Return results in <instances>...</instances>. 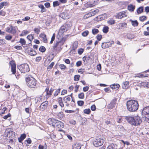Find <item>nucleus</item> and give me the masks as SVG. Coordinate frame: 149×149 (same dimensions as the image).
Wrapping results in <instances>:
<instances>
[{"mask_svg": "<svg viewBox=\"0 0 149 149\" xmlns=\"http://www.w3.org/2000/svg\"><path fill=\"white\" fill-rule=\"evenodd\" d=\"M89 58V56H85L83 58V60L84 62H87V61L88 60Z\"/></svg>", "mask_w": 149, "mask_h": 149, "instance_id": "42", "label": "nucleus"}, {"mask_svg": "<svg viewBox=\"0 0 149 149\" xmlns=\"http://www.w3.org/2000/svg\"><path fill=\"white\" fill-rule=\"evenodd\" d=\"M12 38V36L11 35H8L7 36H6L5 37V38L8 40H11V39Z\"/></svg>", "mask_w": 149, "mask_h": 149, "instance_id": "56", "label": "nucleus"}, {"mask_svg": "<svg viewBox=\"0 0 149 149\" xmlns=\"http://www.w3.org/2000/svg\"><path fill=\"white\" fill-rule=\"evenodd\" d=\"M56 127L58 128H61L64 127V124L61 121L58 120L56 125Z\"/></svg>", "mask_w": 149, "mask_h": 149, "instance_id": "16", "label": "nucleus"}, {"mask_svg": "<svg viewBox=\"0 0 149 149\" xmlns=\"http://www.w3.org/2000/svg\"><path fill=\"white\" fill-rule=\"evenodd\" d=\"M56 115L59 119H62L64 116V114L63 112H57L55 113Z\"/></svg>", "mask_w": 149, "mask_h": 149, "instance_id": "18", "label": "nucleus"}, {"mask_svg": "<svg viewBox=\"0 0 149 149\" xmlns=\"http://www.w3.org/2000/svg\"><path fill=\"white\" fill-rule=\"evenodd\" d=\"M77 104L79 106H81L84 104V102L83 101H79L77 102Z\"/></svg>", "mask_w": 149, "mask_h": 149, "instance_id": "51", "label": "nucleus"}, {"mask_svg": "<svg viewBox=\"0 0 149 149\" xmlns=\"http://www.w3.org/2000/svg\"><path fill=\"white\" fill-rule=\"evenodd\" d=\"M127 16L126 12L125 11H123L118 13L116 15V18L119 19H121L123 17H125Z\"/></svg>", "mask_w": 149, "mask_h": 149, "instance_id": "12", "label": "nucleus"}, {"mask_svg": "<svg viewBox=\"0 0 149 149\" xmlns=\"http://www.w3.org/2000/svg\"><path fill=\"white\" fill-rule=\"evenodd\" d=\"M58 103H59L60 106L61 107H63L64 104H63L62 100V98L61 97H60L58 98Z\"/></svg>", "mask_w": 149, "mask_h": 149, "instance_id": "29", "label": "nucleus"}, {"mask_svg": "<svg viewBox=\"0 0 149 149\" xmlns=\"http://www.w3.org/2000/svg\"><path fill=\"white\" fill-rule=\"evenodd\" d=\"M60 17L64 19H66L69 18L68 14L67 13H62L59 15Z\"/></svg>", "mask_w": 149, "mask_h": 149, "instance_id": "15", "label": "nucleus"}, {"mask_svg": "<svg viewBox=\"0 0 149 149\" xmlns=\"http://www.w3.org/2000/svg\"><path fill=\"white\" fill-rule=\"evenodd\" d=\"M54 63V62H52L50 64L48 67L47 69H51L53 67Z\"/></svg>", "mask_w": 149, "mask_h": 149, "instance_id": "59", "label": "nucleus"}, {"mask_svg": "<svg viewBox=\"0 0 149 149\" xmlns=\"http://www.w3.org/2000/svg\"><path fill=\"white\" fill-rule=\"evenodd\" d=\"M6 31L8 33L14 34L16 32V28L15 27L9 25L6 28Z\"/></svg>", "mask_w": 149, "mask_h": 149, "instance_id": "7", "label": "nucleus"}, {"mask_svg": "<svg viewBox=\"0 0 149 149\" xmlns=\"http://www.w3.org/2000/svg\"><path fill=\"white\" fill-rule=\"evenodd\" d=\"M103 143V141L102 139L97 138L95 139L93 142V144L96 147H98L102 145Z\"/></svg>", "mask_w": 149, "mask_h": 149, "instance_id": "6", "label": "nucleus"}, {"mask_svg": "<svg viewBox=\"0 0 149 149\" xmlns=\"http://www.w3.org/2000/svg\"><path fill=\"white\" fill-rule=\"evenodd\" d=\"M107 42L103 43L102 45V47L103 49H105L109 47V44Z\"/></svg>", "mask_w": 149, "mask_h": 149, "instance_id": "32", "label": "nucleus"}, {"mask_svg": "<svg viewBox=\"0 0 149 149\" xmlns=\"http://www.w3.org/2000/svg\"><path fill=\"white\" fill-rule=\"evenodd\" d=\"M38 7L39 8L41 9V13H42L46 11V9L44 7L43 5L40 4L38 5Z\"/></svg>", "mask_w": 149, "mask_h": 149, "instance_id": "30", "label": "nucleus"}, {"mask_svg": "<svg viewBox=\"0 0 149 149\" xmlns=\"http://www.w3.org/2000/svg\"><path fill=\"white\" fill-rule=\"evenodd\" d=\"M93 16L91 13V12L90 13H88V14H86L84 16V19H87L89 17Z\"/></svg>", "mask_w": 149, "mask_h": 149, "instance_id": "37", "label": "nucleus"}, {"mask_svg": "<svg viewBox=\"0 0 149 149\" xmlns=\"http://www.w3.org/2000/svg\"><path fill=\"white\" fill-rule=\"evenodd\" d=\"M8 3L6 2H3L0 3V10H1L4 6L7 5Z\"/></svg>", "mask_w": 149, "mask_h": 149, "instance_id": "33", "label": "nucleus"}, {"mask_svg": "<svg viewBox=\"0 0 149 149\" xmlns=\"http://www.w3.org/2000/svg\"><path fill=\"white\" fill-rule=\"evenodd\" d=\"M80 76L79 75H77L74 76V79L75 81H78L79 80Z\"/></svg>", "mask_w": 149, "mask_h": 149, "instance_id": "47", "label": "nucleus"}, {"mask_svg": "<svg viewBox=\"0 0 149 149\" xmlns=\"http://www.w3.org/2000/svg\"><path fill=\"white\" fill-rule=\"evenodd\" d=\"M19 42H20L22 45H25L26 44V42L25 40L23 38H20V39Z\"/></svg>", "mask_w": 149, "mask_h": 149, "instance_id": "41", "label": "nucleus"}, {"mask_svg": "<svg viewBox=\"0 0 149 149\" xmlns=\"http://www.w3.org/2000/svg\"><path fill=\"white\" fill-rule=\"evenodd\" d=\"M11 67V71L12 74H14L16 72V65L13 61H10L9 63Z\"/></svg>", "mask_w": 149, "mask_h": 149, "instance_id": "10", "label": "nucleus"}, {"mask_svg": "<svg viewBox=\"0 0 149 149\" xmlns=\"http://www.w3.org/2000/svg\"><path fill=\"white\" fill-rule=\"evenodd\" d=\"M107 23L110 25H112L115 23V20L113 19H111L107 21Z\"/></svg>", "mask_w": 149, "mask_h": 149, "instance_id": "44", "label": "nucleus"}, {"mask_svg": "<svg viewBox=\"0 0 149 149\" xmlns=\"http://www.w3.org/2000/svg\"><path fill=\"white\" fill-rule=\"evenodd\" d=\"M91 111L90 109H86L84 110V113L86 114H90Z\"/></svg>", "mask_w": 149, "mask_h": 149, "instance_id": "45", "label": "nucleus"}, {"mask_svg": "<svg viewBox=\"0 0 149 149\" xmlns=\"http://www.w3.org/2000/svg\"><path fill=\"white\" fill-rule=\"evenodd\" d=\"M68 26L66 25H65L62 26L59 30V31L61 33H63L68 30Z\"/></svg>", "mask_w": 149, "mask_h": 149, "instance_id": "17", "label": "nucleus"}, {"mask_svg": "<svg viewBox=\"0 0 149 149\" xmlns=\"http://www.w3.org/2000/svg\"><path fill=\"white\" fill-rule=\"evenodd\" d=\"M99 11V10L98 9H96L92 12H91L93 16H94Z\"/></svg>", "mask_w": 149, "mask_h": 149, "instance_id": "43", "label": "nucleus"}, {"mask_svg": "<svg viewBox=\"0 0 149 149\" xmlns=\"http://www.w3.org/2000/svg\"><path fill=\"white\" fill-rule=\"evenodd\" d=\"M139 20L142 21L143 22L144 21L146 20V16H143L141 17H139Z\"/></svg>", "mask_w": 149, "mask_h": 149, "instance_id": "48", "label": "nucleus"}, {"mask_svg": "<svg viewBox=\"0 0 149 149\" xmlns=\"http://www.w3.org/2000/svg\"><path fill=\"white\" fill-rule=\"evenodd\" d=\"M97 1H89L86 3L85 5V6L87 8L92 7L97 5Z\"/></svg>", "mask_w": 149, "mask_h": 149, "instance_id": "9", "label": "nucleus"}, {"mask_svg": "<svg viewBox=\"0 0 149 149\" xmlns=\"http://www.w3.org/2000/svg\"><path fill=\"white\" fill-rule=\"evenodd\" d=\"M26 135L25 134H22L20 138H18V140L19 142L21 143L26 138Z\"/></svg>", "mask_w": 149, "mask_h": 149, "instance_id": "24", "label": "nucleus"}, {"mask_svg": "<svg viewBox=\"0 0 149 149\" xmlns=\"http://www.w3.org/2000/svg\"><path fill=\"white\" fill-rule=\"evenodd\" d=\"M37 100V102H42V96H40L38 97H36Z\"/></svg>", "mask_w": 149, "mask_h": 149, "instance_id": "54", "label": "nucleus"}, {"mask_svg": "<svg viewBox=\"0 0 149 149\" xmlns=\"http://www.w3.org/2000/svg\"><path fill=\"white\" fill-rule=\"evenodd\" d=\"M81 146L78 143H75L72 146L73 149H80Z\"/></svg>", "mask_w": 149, "mask_h": 149, "instance_id": "26", "label": "nucleus"}, {"mask_svg": "<svg viewBox=\"0 0 149 149\" xmlns=\"http://www.w3.org/2000/svg\"><path fill=\"white\" fill-rule=\"evenodd\" d=\"M135 6L130 4L128 6V9L130 11L133 12L135 8Z\"/></svg>", "mask_w": 149, "mask_h": 149, "instance_id": "27", "label": "nucleus"}, {"mask_svg": "<svg viewBox=\"0 0 149 149\" xmlns=\"http://www.w3.org/2000/svg\"><path fill=\"white\" fill-rule=\"evenodd\" d=\"M138 86L141 87L149 88V83L146 82H139L138 84Z\"/></svg>", "mask_w": 149, "mask_h": 149, "instance_id": "11", "label": "nucleus"}, {"mask_svg": "<svg viewBox=\"0 0 149 149\" xmlns=\"http://www.w3.org/2000/svg\"><path fill=\"white\" fill-rule=\"evenodd\" d=\"M141 115L144 121L149 123V107H146L143 109Z\"/></svg>", "mask_w": 149, "mask_h": 149, "instance_id": "3", "label": "nucleus"}, {"mask_svg": "<svg viewBox=\"0 0 149 149\" xmlns=\"http://www.w3.org/2000/svg\"><path fill=\"white\" fill-rule=\"evenodd\" d=\"M6 41L3 39L0 40V45H3L6 44Z\"/></svg>", "mask_w": 149, "mask_h": 149, "instance_id": "49", "label": "nucleus"}, {"mask_svg": "<svg viewBox=\"0 0 149 149\" xmlns=\"http://www.w3.org/2000/svg\"><path fill=\"white\" fill-rule=\"evenodd\" d=\"M84 97V93H81L78 94V97L81 99H83Z\"/></svg>", "mask_w": 149, "mask_h": 149, "instance_id": "40", "label": "nucleus"}, {"mask_svg": "<svg viewBox=\"0 0 149 149\" xmlns=\"http://www.w3.org/2000/svg\"><path fill=\"white\" fill-rule=\"evenodd\" d=\"M27 38L31 41L34 38L32 34L29 35L27 37Z\"/></svg>", "mask_w": 149, "mask_h": 149, "instance_id": "39", "label": "nucleus"}, {"mask_svg": "<svg viewBox=\"0 0 149 149\" xmlns=\"http://www.w3.org/2000/svg\"><path fill=\"white\" fill-rule=\"evenodd\" d=\"M40 38L43 39V41L44 42L46 43L47 41V39L46 37L45 34L44 33H41L40 35Z\"/></svg>", "mask_w": 149, "mask_h": 149, "instance_id": "25", "label": "nucleus"}, {"mask_svg": "<svg viewBox=\"0 0 149 149\" xmlns=\"http://www.w3.org/2000/svg\"><path fill=\"white\" fill-rule=\"evenodd\" d=\"M77 47V46L75 45L74 46V44L73 45V47L72 50L70 52V54L71 55L73 54H74L76 51V49Z\"/></svg>", "mask_w": 149, "mask_h": 149, "instance_id": "19", "label": "nucleus"}, {"mask_svg": "<svg viewBox=\"0 0 149 149\" xmlns=\"http://www.w3.org/2000/svg\"><path fill=\"white\" fill-rule=\"evenodd\" d=\"M28 53L29 55L32 56H35L37 54L36 51L32 48L28 49Z\"/></svg>", "mask_w": 149, "mask_h": 149, "instance_id": "14", "label": "nucleus"}, {"mask_svg": "<svg viewBox=\"0 0 149 149\" xmlns=\"http://www.w3.org/2000/svg\"><path fill=\"white\" fill-rule=\"evenodd\" d=\"M39 50L42 52H44L46 50V49L44 46H41L39 48Z\"/></svg>", "mask_w": 149, "mask_h": 149, "instance_id": "46", "label": "nucleus"}, {"mask_svg": "<svg viewBox=\"0 0 149 149\" xmlns=\"http://www.w3.org/2000/svg\"><path fill=\"white\" fill-rule=\"evenodd\" d=\"M48 104V101L44 102L41 104L39 108H40V109L44 110L47 107Z\"/></svg>", "mask_w": 149, "mask_h": 149, "instance_id": "13", "label": "nucleus"}, {"mask_svg": "<svg viewBox=\"0 0 149 149\" xmlns=\"http://www.w3.org/2000/svg\"><path fill=\"white\" fill-rule=\"evenodd\" d=\"M79 87V85H76L74 87L75 90L74 91L76 93L77 92L78 89Z\"/></svg>", "mask_w": 149, "mask_h": 149, "instance_id": "63", "label": "nucleus"}, {"mask_svg": "<svg viewBox=\"0 0 149 149\" xmlns=\"http://www.w3.org/2000/svg\"><path fill=\"white\" fill-rule=\"evenodd\" d=\"M117 145L114 144H111L107 147V149H117Z\"/></svg>", "mask_w": 149, "mask_h": 149, "instance_id": "23", "label": "nucleus"}, {"mask_svg": "<svg viewBox=\"0 0 149 149\" xmlns=\"http://www.w3.org/2000/svg\"><path fill=\"white\" fill-rule=\"evenodd\" d=\"M59 3L58 1H54L53 2V6L54 7L58 6Z\"/></svg>", "mask_w": 149, "mask_h": 149, "instance_id": "53", "label": "nucleus"}, {"mask_svg": "<svg viewBox=\"0 0 149 149\" xmlns=\"http://www.w3.org/2000/svg\"><path fill=\"white\" fill-rule=\"evenodd\" d=\"M84 49L82 48H80L78 50V53L79 55H81L84 52Z\"/></svg>", "mask_w": 149, "mask_h": 149, "instance_id": "50", "label": "nucleus"}, {"mask_svg": "<svg viewBox=\"0 0 149 149\" xmlns=\"http://www.w3.org/2000/svg\"><path fill=\"white\" fill-rule=\"evenodd\" d=\"M42 59V57L40 56L37 57L36 59V62H39Z\"/></svg>", "mask_w": 149, "mask_h": 149, "instance_id": "60", "label": "nucleus"}, {"mask_svg": "<svg viewBox=\"0 0 149 149\" xmlns=\"http://www.w3.org/2000/svg\"><path fill=\"white\" fill-rule=\"evenodd\" d=\"M55 33H54L53 35L52 36L51 40L50 42V43L52 44L53 43V41L54 40L55 38Z\"/></svg>", "mask_w": 149, "mask_h": 149, "instance_id": "55", "label": "nucleus"}, {"mask_svg": "<svg viewBox=\"0 0 149 149\" xmlns=\"http://www.w3.org/2000/svg\"><path fill=\"white\" fill-rule=\"evenodd\" d=\"M132 25L134 26H137L138 25V22L137 20L131 21Z\"/></svg>", "mask_w": 149, "mask_h": 149, "instance_id": "35", "label": "nucleus"}, {"mask_svg": "<svg viewBox=\"0 0 149 149\" xmlns=\"http://www.w3.org/2000/svg\"><path fill=\"white\" fill-rule=\"evenodd\" d=\"M89 87L88 86H86L83 87V91L84 92H86L89 89Z\"/></svg>", "mask_w": 149, "mask_h": 149, "instance_id": "64", "label": "nucleus"}, {"mask_svg": "<svg viewBox=\"0 0 149 149\" xmlns=\"http://www.w3.org/2000/svg\"><path fill=\"white\" fill-rule=\"evenodd\" d=\"M49 88H47L45 89V91L46 93V95H52L53 91V89L52 88H51L50 89L49 91Z\"/></svg>", "mask_w": 149, "mask_h": 149, "instance_id": "21", "label": "nucleus"}, {"mask_svg": "<svg viewBox=\"0 0 149 149\" xmlns=\"http://www.w3.org/2000/svg\"><path fill=\"white\" fill-rule=\"evenodd\" d=\"M70 97L68 95L64 97L63 100L65 103H67L68 101H70Z\"/></svg>", "mask_w": 149, "mask_h": 149, "instance_id": "34", "label": "nucleus"}, {"mask_svg": "<svg viewBox=\"0 0 149 149\" xmlns=\"http://www.w3.org/2000/svg\"><path fill=\"white\" fill-rule=\"evenodd\" d=\"M26 81L27 85L30 88H34L36 86V79L31 76L26 78Z\"/></svg>", "mask_w": 149, "mask_h": 149, "instance_id": "4", "label": "nucleus"}, {"mask_svg": "<svg viewBox=\"0 0 149 149\" xmlns=\"http://www.w3.org/2000/svg\"><path fill=\"white\" fill-rule=\"evenodd\" d=\"M18 68L21 73H25L30 70L29 65L26 63L22 64L18 66Z\"/></svg>", "mask_w": 149, "mask_h": 149, "instance_id": "5", "label": "nucleus"}, {"mask_svg": "<svg viewBox=\"0 0 149 149\" xmlns=\"http://www.w3.org/2000/svg\"><path fill=\"white\" fill-rule=\"evenodd\" d=\"M105 123L107 125H108L109 127H110L111 126L112 123L111 122L107 120L105 121Z\"/></svg>", "mask_w": 149, "mask_h": 149, "instance_id": "58", "label": "nucleus"}, {"mask_svg": "<svg viewBox=\"0 0 149 149\" xmlns=\"http://www.w3.org/2000/svg\"><path fill=\"white\" fill-rule=\"evenodd\" d=\"M96 38L98 41H100L102 38V36L101 35H98L96 36Z\"/></svg>", "mask_w": 149, "mask_h": 149, "instance_id": "62", "label": "nucleus"}, {"mask_svg": "<svg viewBox=\"0 0 149 149\" xmlns=\"http://www.w3.org/2000/svg\"><path fill=\"white\" fill-rule=\"evenodd\" d=\"M99 32V30L96 29H94L92 30V33L94 35L96 34Z\"/></svg>", "mask_w": 149, "mask_h": 149, "instance_id": "38", "label": "nucleus"}, {"mask_svg": "<svg viewBox=\"0 0 149 149\" xmlns=\"http://www.w3.org/2000/svg\"><path fill=\"white\" fill-rule=\"evenodd\" d=\"M60 92V89H57L55 92V93L54 94V95L55 96H56L58 95V94Z\"/></svg>", "mask_w": 149, "mask_h": 149, "instance_id": "57", "label": "nucleus"}, {"mask_svg": "<svg viewBox=\"0 0 149 149\" xmlns=\"http://www.w3.org/2000/svg\"><path fill=\"white\" fill-rule=\"evenodd\" d=\"M139 106L138 102L135 100H129L127 103V109L130 111H136L138 109Z\"/></svg>", "mask_w": 149, "mask_h": 149, "instance_id": "1", "label": "nucleus"}, {"mask_svg": "<svg viewBox=\"0 0 149 149\" xmlns=\"http://www.w3.org/2000/svg\"><path fill=\"white\" fill-rule=\"evenodd\" d=\"M129 82L128 81H124L122 84V88L124 89L127 88L129 87Z\"/></svg>", "mask_w": 149, "mask_h": 149, "instance_id": "20", "label": "nucleus"}, {"mask_svg": "<svg viewBox=\"0 0 149 149\" xmlns=\"http://www.w3.org/2000/svg\"><path fill=\"white\" fill-rule=\"evenodd\" d=\"M120 86V85L117 84H114L111 85L110 86L113 89H115V90H118Z\"/></svg>", "mask_w": 149, "mask_h": 149, "instance_id": "22", "label": "nucleus"}, {"mask_svg": "<svg viewBox=\"0 0 149 149\" xmlns=\"http://www.w3.org/2000/svg\"><path fill=\"white\" fill-rule=\"evenodd\" d=\"M109 27L105 25H104L102 29L103 32L105 33H107L109 31Z\"/></svg>", "mask_w": 149, "mask_h": 149, "instance_id": "28", "label": "nucleus"}, {"mask_svg": "<svg viewBox=\"0 0 149 149\" xmlns=\"http://www.w3.org/2000/svg\"><path fill=\"white\" fill-rule=\"evenodd\" d=\"M127 120L129 123L135 126L139 125L142 122L141 118L138 116L134 117H129L127 118Z\"/></svg>", "mask_w": 149, "mask_h": 149, "instance_id": "2", "label": "nucleus"}, {"mask_svg": "<svg viewBox=\"0 0 149 149\" xmlns=\"http://www.w3.org/2000/svg\"><path fill=\"white\" fill-rule=\"evenodd\" d=\"M58 120H56L54 118H49L47 122L48 124L53 127H55L57 123Z\"/></svg>", "mask_w": 149, "mask_h": 149, "instance_id": "8", "label": "nucleus"}, {"mask_svg": "<svg viewBox=\"0 0 149 149\" xmlns=\"http://www.w3.org/2000/svg\"><path fill=\"white\" fill-rule=\"evenodd\" d=\"M60 41H58L56 42V43L54 44V46H53V48L54 49H55L56 47H58V45L59 44L61 43Z\"/></svg>", "mask_w": 149, "mask_h": 149, "instance_id": "61", "label": "nucleus"}, {"mask_svg": "<svg viewBox=\"0 0 149 149\" xmlns=\"http://www.w3.org/2000/svg\"><path fill=\"white\" fill-rule=\"evenodd\" d=\"M89 31L88 30H86L83 32L82 33V35L84 37L86 36L89 33Z\"/></svg>", "mask_w": 149, "mask_h": 149, "instance_id": "36", "label": "nucleus"}, {"mask_svg": "<svg viewBox=\"0 0 149 149\" xmlns=\"http://www.w3.org/2000/svg\"><path fill=\"white\" fill-rule=\"evenodd\" d=\"M59 67L60 68L63 70H64L66 68V66L63 64H60L59 65Z\"/></svg>", "mask_w": 149, "mask_h": 149, "instance_id": "52", "label": "nucleus"}, {"mask_svg": "<svg viewBox=\"0 0 149 149\" xmlns=\"http://www.w3.org/2000/svg\"><path fill=\"white\" fill-rule=\"evenodd\" d=\"M143 8L142 6L139 7L137 10V12L138 14H141L143 12Z\"/></svg>", "mask_w": 149, "mask_h": 149, "instance_id": "31", "label": "nucleus"}]
</instances>
